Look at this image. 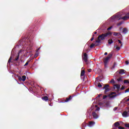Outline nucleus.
<instances>
[{
  "mask_svg": "<svg viewBox=\"0 0 129 129\" xmlns=\"http://www.w3.org/2000/svg\"><path fill=\"white\" fill-rule=\"evenodd\" d=\"M110 35H111V32H107L105 34H102L101 35H99L97 40H96V43H100V40L102 41L104 40L105 38L107 37V36H109Z\"/></svg>",
  "mask_w": 129,
  "mask_h": 129,
  "instance_id": "f257e3e1",
  "label": "nucleus"
},
{
  "mask_svg": "<svg viewBox=\"0 0 129 129\" xmlns=\"http://www.w3.org/2000/svg\"><path fill=\"white\" fill-rule=\"evenodd\" d=\"M111 57H112V53H109L107 57L103 58V61L104 62L105 66H106V65H107V63H108V61L109 59L111 58Z\"/></svg>",
  "mask_w": 129,
  "mask_h": 129,
  "instance_id": "f03ea898",
  "label": "nucleus"
},
{
  "mask_svg": "<svg viewBox=\"0 0 129 129\" xmlns=\"http://www.w3.org/2000/svg\"><path fill=\"white\" fill-rule=\"evenodd\" d=\"M115 93H116L114 92H111L110 94H109V97H110V98H113L119 95V94H115Z\"/></svg>",
  "mask_w": 129,
  "mask_h": 129,
  "instance_id": "7ed1b4c3",
  "label": "nucleus"
},
{
  "mask_svg": "<svg viewBox=\"0 0 129 129\" xmlns=\"http://www.w3.org/2000/svg\"><path fill=\"white\" fill-rule=\"evenodd\" d=\"M120 19L121 20H123V21H126L127 20H128L129 19V13H127L125 14V16L121 17L120 19H119V20H120Z\"/></svg>",
  "mask_w": 129,
  "mask_h": 129,
  "instance_id": "20e7f679",
  "label": "nucleus"
},
{
  "mask_svg": "<svg viewBox=\"0 0 129 129\" xmlns=\"http://www.w3.org/2000/svg\"><path fill=\"white\" fill-rule=\"evenodd\" d=\"M108 87H109V85H105L104 87L103 88V89H105V93L109 92L110 89L108 88Z\"/></svg>",
  "mask_w": 129,
  "mask_h": 129,
  "instance_id": "39448f33",
  "label": "nucleus"
},
{
  "mask_svg": "<svg viewBox=\"0 0 129 129\" xmlns=\"http://www.w3.org/2000/svg\"><path fill=\"white\" fill-rule=\"evenodd\" d=\"M83 60H84V61L86 62V63H87V62L88 61V55H87V53H84V57H83Z\"/></svg>",
  "mask_w": 129,
  "mask_h": 129,
  "instance_id": "423d86ee",
  "label": "nucleus"
},
{
  "mask_svg": "<svg viewBox=\"0 0 129 129\" xmlns=\"http://www.w3.org/2000/svg\"><path fill=\"white\" fill-rule=\"evenodd\" d=\"M26 76H22V77H18V79L19 80V81H23L24 82V81H26Z\"/></svg>",
  "mask_w": 129,
  "mask_h": 129,
  "instance_id": "0eeeda50",
  "label": "nucleus"
},
{
  "mask_svg": "<svg viewBox=\"0 0 129 129\" xmlns=\"http://www.w3.org/2000/svg\"><path fill=\"white\" fill-rule=\"evenodd\" d=\"M92 115L93 118H95V119H96V118H98V114H97L96 111L93 112L92 113Z\"/></svg>",
  "mask_w": 129,
  "mask_h": 129,
  "instance_id": "6e6552de",
  "label": "nucleus"
},
{
  "mask_svg": "<svg viewBox=\"0 0 129 129\" xmlns=\"http://www.w3.org/2000/svg\"><path fill=\"white\" fill-rule=\"evenodd\" d=\"M23 50H21L19 51L18 55L16 56V58L13 59L14 61H18L19 60V58H20V53L22 52Z\"/></svg>",
  "mask_w": 129,
  "mask_h": 129,
  "instance_id": "1a4fd4ad",
  "label": "nucleus"
},
{
  "mask_svg": "<svg viewBox=\"0 0 129 129\" xmlns=\"http://www.w3.org/2000/svg\"><path fill=\"white\" fill-rule=\"evenodd\" d=\"M72 98L73 97L72 96H69V98H66V100L64 101V102H68L69 101H70V100H71Z\"/></svg>",
  "mask_w": 129,
  "mask_h": 129,
  "instance_id": "9d476101",
  "label": "nucleus"
},
{
  "mask_svg": "<svg viewBox=\"0 0 129 129\" xmlns=\"http://www.w3.org/2000/svg\"><path fill=\"white\" fill-rule=\"evenodd\" d=\"M128 113L127 111H124L122 113L123 116H124L125 117H127L128 116Z\"/></svg>",
  "mask_w": 129,
  "mask_h": 129,
  "instance_id": "9b49d317",
  "label": "nucleus"
},
{
  "mask_svg": "<svg viewBox=\"0 0 129 129\" xmlns=\"http://www.w3.org/2000/svg\"><path fill=\"white\" fill-rule=\"evenodd\" d=\"M42 100H44V101H47L48 100H49V98H48V97L45 96L42 97Z\"/></svg>",
  "mask_w": 129,
  "mask_h": 129,
  "instance_id": "f8f14e48",
  "label": "nucleus"
},
{
  "mask_svg": "<svg viewBox=\"0 0 129 129\" xmlns=\"http://www.w3.org/2000/svg\"><path fill=\"white\" fill-rule=\"evenodd\" d=\"M124 71H125L123 69L119 70V74H124L125 73V72H124Z\"/></svg>",
  "mask_w": 129,
  "mask_h": 129,
  "instance_id": "ddd939ff",
  "label": "nucleus"
},
{
  "mask_svg": "<svg viewBox=\"0 0 129 129\" xmlns=\"http://www.w3.org/2000/svg\"><path fill=\"white\" fill-rule=\"evenodd\" d=\"M114 125L116 127H117V126H119V125H120V124L119 123V122L117 121L114 123Z\"/></svg>",
  "mask_w": 129,
  "mask_h": 129,
  "instance_id": "4468645a",
  "label": "nucleus"
},
{
  "mask_svg": "<svg viewBox=\"0 0 129 129\" xmlns=\"http://www.w3.org/2000/svg\"><path fill=\"white\" fill-rule=\"evenodd\" d=\"M127 33V29L126 28H124L122 30V33L123 34H126Z\"/></svg>",
  "mask_w": 129,
  "mask_h": 129,
  "instance_id": "2eb2a0df",
  "label": "nucleus"
},
{
  "mask_svg": "<svg viewBox=\"0 0 129 129\" xmlns=\"http://www.w3.org/2000/svg\"><path fill=\"white\" fill-rule=\"evenodd\" d=\"M115 87L117 89V90H119L120 89V85L118 84L114 85Z\"/></svg>",
  "mask_w": 129,
  "mask_h": 129,
  "instance_id": "dca6fc26",
  "label": "nucleus"
},
{
  "mask_svg": "<svg viewBox=\"0 0 129 129\" xmlns=\"http://www.w3.org/2000/svg\"><path fill=\"white\" fill-rule=\"evenodd\" d=\"M85 75V71L82 70L81 73V77H82V76H84Z\"/></svg>",
  "mask_w": 129,
  "mask_h": 129,
  "instance_id": "f3484780",
  "label": "nucleus"
},
{
  "mask_svg": "<svg viewBox=\"0 0 129 129\" xmlns=\"http://www.w3.org/2000/svg\"><path fill=\"white\" fill-rule=\"evenodd\" d=\"M108 43L109 44H112L113 43V41L112 40V39H109L108 40Z\"/></svg>",
  "mask_w": 129,
  "mask_h": 129,
  "instance_id": "a211bd4d",
  "label": "nucleus"
},
{
  "mask_svg": "<svg viewBox=\"0 0 129 129\" xmlns=\"http://www.w3.org/2000/svg\"><path fill=\"white\" fill-rule=\"evenodd\" d=\"M12 59H13V57L12 56H10L8 62V64H10L11 63V62H12Z\"/></svg>",
  "mask_w": 129,
  "mask_h": 129,
  "instance_id": "6ab92c4d",
  "label": "nucleus"
},
{
  "mask_svg": "<svg viewBox=\"0 0 129 129\" xmlns=\"http://www.w3.org/2000/svg\"><path fill=\"white\" fill-rule=\"evenodd\" d=\"M94 46H95V44L94 43H92L90 45V48H91V49H92V48H93L94 47Z\"/></svg>",
  "mask_w": 129,
  "mask_h": 129,
  "instance_id": "aec40b11",
  "label": "nucleus"
},
{
  "mask_svg": "<svg viewBox=\"0 0 129 129\" xmlns=\"http://www.w3.org/2000/svg\"><path fill=\"white\" fill-rule=\"evenodd\" d=\"M94 123H95L94 122L91 121V122H89V125H93V124H94Z\"/></svg>",
  "mask_w": 129,
  "mask_h": 129,
  "instance_id": "412c9836",
  "label": "nucleus"
},
{
  "mask_svg": "<svg viewBox=\"0 0 129 129\" xmlns=\"http://www.w3.org/2000/svg\"><path fill=\"white\" fill-rule=\"evenodd\" d=\"M116 49L118 51H119V50H120V47L119 46H117L116 47Z\"/></svg>",
  "mask_w": 129,
  "mask_h": 129,
  "instance_id": "4be33fe9",
  "label": "nucleus"
},
{
  "mask_svg": "<svg viewBox=\"0 0 129 129\" xmlns=\"http://www.w3.org/2000/svg\"><path fill=\"white\" fill-rule=\"evenodd\" d=\"M122 79L121 78H119L117 79V80L118 82H119L121 81Z\"/></svg>",
  "mask_w": 129,
  "mask_h": 129,
  "instance_id": "5701e85b",
  "label": "nucleus"
},
{
  "mask_svg": "<svg viewBox=\"0 0 129 129\" xmlns=\"http://www.w3.org/2000/svg\"><path fill=\"white\" fill-rule=\"evenodd\" d=\"M100 109V107H98L95 110V112H96V111H99V110Z\"/></svg>",
  "mask_w": 129,
  "mask_h": 129,
  "instance_id": "b1692460",
  "label": "nucleus"
},
{
  "mask_svg": "<svg viewBox=\"0 0 129 129\" xmlns=\"http://www.w3.org/2000/svg\"><path fill=\"white\" fill-rule=\"evenodd\" d=\"M125 127H127L128 128H129V124L128 123L125 124Z\"/></svg>",
  "mask_w": 129,
  "mask_h": 129,
  "instance_id": "393cba45",
  "label": "nucleus"
},
{
  "mask_svg": "<svg viewBox=\"0 0 129 129\" xmlns=\"http://www.w3.org/2000/svg\"><path fill=\"white\" fill-rule=\"evenodd\" d=\"M118 42H119V44H120L121 46H122V42L120 40H118Z\"/></svg>",
  "mask_w": 129,
  "mask_h": 129,
  "instance_id": "a878e982",
  "label": "nucleus"
},
{
  "mask_svg": "<svg viewBox=\"0 0 129 129\" xmlns=\"http://www.w3.org/2000/svg\"><path fill=\"white\" fill-rule=\"evenodd\" d=\"M110 83H115L114 80L112 79V80L110 81Z\"/></svg>",
  "mask_w": 129,
  "mask_h": 129,
  "instance_id": "bb28decb",
  "label": "nucleus"
},
{
  "mask_svg": "<svg viewBox=\"0 0 129 129\" xmlns=\"http://www.w3.org/2000/svg\"><path fill=\"white\" fill-rule=\"evenodd\" d=\"M98 87H102V85L101 84H100V83H99L98 84Z\"/></svg>",
  "mask_w": 129,
  "mask_h": 129,
  "instance_id": "cd10ccee",
  "label": "nucleus"
},
{
  "mask_svg": "<svg viewBox=\"0 0 129 129\" xmlns=\"http://www.w3.org/2000/svg\"><path fill=\"white\" fill-rule=\"evenodd\" d=\"M113 35H114V36H117V35H118V33H117V32H114Z\"/></svg>",
  "mask_w": 129,
  "mask_h": 129,
  "instance_id": "c85d7f7f",
  "label": "nucleus"
},
{
  "mask_svg": "<svg viewBox=\"0 0 129 129\" xmlns=\"http://www.w3.org/2000/svg\"><path fill=\"white\" fill-rule=\"evenodd\" d=\"M115 65H116L115 62H114L113 66L112 67V69H113L115 68Z\"/></svg>",
  "mask_w": 129,
  "mask_h": 129,
  "instance_id": "c756f323",
  "label": "nucleus"
},
{
  "mask_svg": "<svg viewBox=\"0 0 129 129\" xmlns=\"http://www.w3.org/2000/svg\"><path fill=\"white\" fill-rule=\"evenodd\" d=\"M118 128L119 129H125L124 127L122 126H118Z\"/></svg>",
  "mask_w": 129,
  "mask_h": 129,
  "instance_id": "7c9ffc66",
  "label": "nucleus"
},
{
  "mask_svg": "<svg viewBox=\"0 0 129 129\" xmlns=\"http://www.w3.org/2000/svg\"><path fill=\"white\" fill-rule=\"evenodd\" d=\"M125 63L126 65H128V64H129L128 60L125 61Z\"/></svg>",
  "mask_w": 129,
  "mask_h": 129,
  "instance_id": "2f4dec72",
  "label": "nucleus"
},
{
  "mask_svg": "<svg viewBox=\"0 0 129 129\" xmlns=\"http://www.w3.org/2000/svg\"><path fill=\"white\" fill-rule=\"evenodd\" d=\"M124 83H129L128 81L126 80H124Z\"/></svg>",
  "mask_w": 129,
  "mask_h": 129,
  "instance_id": "473e14b6",
  "label": "nucleus"
},
{
  "mask_svg": "<svg viewBox=\"0 0 129 129\" xmlns=\"http://www.w3.org/2000/svg\"><path fill=\"white\" fill-rule=\"evenodd\" d=\"M107 97V96L104 95V96H103V99H105V98H106Z\"/></svg>",
  "mask_w": 129,
  "mask_h": 129,
  "instance_id": "72a5a7b5",
  "label": "nucleus"
},
{
  "mask_svg": "<svg viewBox=\"0 0 129 129\" xmlns=\"http://www.w3.org/2000/svg\"><path fill=\"white\" fill-rule=\"evenodd\" d=\"M28 64H29V61H27L26 63L24 64V66H27V65H28Z\"/></svg>",
  "mask_w": 129,
  "mask_h": 129,
  "instance_id": "f704fd0d",
  "label": "nucleus"
},
{
  "mask_svg": "<svg viewBox=\"0 0 129 129\" xmlns=\"http://www.w3.org/2000/svg\"><path fill=\"white\" fill-rule=\"evenodd\" d=\"M112 28V27H110L109 28H107V30L109 31L110 30H111V28Z\"/></svg>",
  "mask_w": 129,
  "mask_h": 129,
  "instance_id": "c9c22d12",
  "label": "nucleus"
},
{
  "mask_svg": "<svg viewBox=\"0 0 129 129\" xmlns=\"http://www.w3.org/2000/svg\"><path fill=\"white\" fill-rule=\"evenodd\" d=\"M122 24V22H120L117 24V26H120Z\"/></svg>",
  "mask_w": 129,
  "mask_h": 129,
  "instance_id": "e433bc0d",
  "label": "nucleus"
},
{
  "mask_svg": "<svg viewBox=\"0 0 129 129\" xmlns=\"http://www.w3.org/2000/svg\"><path fill=\"white\" fill-rule=\"evenodd\" d=\"M92 70H91V69H89L88 70V72L90 73V72H91Z\"/></svg>",
  "mask_w": 129,
  "mask_h": 129,
  "instance_id": "4c0bfd02",
  "label": "nucleus"
},
{
  "mask_svg": "<svg viewBox=\"0 0 129 129\" xmlns=\"http://www.w3.org/2000/svg\"><path fill=\"white\" fill-rule=\"evenodd\" d=\"M120 89L121 90H123V89H124V87H123V86H122Z\"/></svg>",
  "mask_w": 129,
  "mask_h": 129,
  "instance_id": "58836bf2",
  "label": "nucleus"
},
{
  "mask_svg": "<svg viewBox=\"0 0 129 129\" xmlns=\"http://www.w3.org/2000/svg\"><path fill=\"white\" fill-rule=\"evenodd\" d=\"M125 92H129V89H127L125 91Z\"/></svg>",
  "mask_w": 129,
  "mask_h": 129,
  "instance_id": "ea45409f",
  "label": "nucleus"
},
{
  "mask_svg": "<svg viewBox=\"0 0 129 129\" xmlns=\"http://www.w3.org/2000/svg\"><path fill=\"white\" fill-rule=\"evenodd\" d=\"M94 39V37H92V38L91 39V41H93Z\"/></svg>",
  "mask_w": 129,
  "mask_h": 129,
  "instance_id": "a19ab883",
  "label": "nucleus"
},
{
  "mask_svg": "<svg viewBox=\"0 0 129 129\" xmlns=\"http://www.w3.org/2000/svg\"><path fill=\"white\" fill-rule=\"evenodd\" d=\"M118 36H121V34L118 33Z\"/></svg>",
  "mask_w": 129,
  "mask_h": 129,
  "instance_id": "79ce46f5",
  "label": "nucleus"
},
{
  "mask_svg": "<svg viewBox=\"0 0 129 129\" xmlns=\"http://www.w3.org/2000/svg\"><path fill=\"white\" fill-rule=\"evenodd\" d=\"M114 109L115 110H116V109H117V107H115V108H114Z\"/></svg>",
  "mask_w": 129,
  "mask_h": 129,
  "instance_id": "37998d69",
  "label": "nucleus"
},
{
  "mask_svg": "<svg viewBox=\"0 0 129 129\" xmlns=\"http://www.w3.org/2000/svg\"><path fill=\"white\" fill-rule=\"evenodd\" d=\"M104 55H107V52H105Z\"/></svg>",
  "mask_w": 129,
  "mask_h": 129,
  "instance_id": "c03bdc74",
  "label": "nucleus"
},
{
  "mask_svg": "<svg viewBox=\"0 0 129 129\" xmlns=\"http://www.w3.org/2000/svg\"><path fill=\"white\" fill-rule=\"evenodd\" d=\"M94 34H95V35H96V34H97V32H94Z\"/></svg>",
  "mask_w": 129,
  "mask_h": 129,
  "instance_id": "a18cd8bd",
  "label": "nucleus"
},
{
  "mask_svg": "<svg viewBox=\"0 0 129 129\" xmlns=\"http://www.w3.org/2000/svg\"><path fill=\"white\" fill-rule=\"evenodd\" d=\"M126 101H129V98L126 100Z\"/></svg>",
  "mask_w": 129,
  "mask_h": 129,
  "instance_id": "49530a36",
  "label": "nucleus"
},
{
  "mask_svg": "<svg viewBox=\"0 0 129 129\" xmlns=\"http://www.w3.org/2000/svg\"><path fill=\"white\" fill-rule=\"evenodd\" d=\"M98 97H100V95H99Z\"/></svg>",
  "mask_w": 129,
  "mask_h": 129,
  "instance_id": "de8ad7c7",
  "label": "nucleus"
},
{
  "mask_svg": "<svg viewBox=\"0 0 129 129\" xmlns=\"http://www.w3.org/2000/svg\"><path fill=\"white\" fill-rule=\"evenodd\" d=\"M49 105H50V106H52V105H51V104H49Z\"/></svg>",
  "mask_w": 129,
  "mask_h": 129,
  "instance_id": "09e8293b",
  "label": "nucleus"
},
{
  "mask_svg": "<svg viewBox=\"0 0 129 129\" xmlns=\"http://www.w3.org/2000/svg\"><path fill=\"white\" fill-rule=\"evenodd\" d=\"M97 107V105H96V106H95V107Z\"/></svg>",
  "mask_w": 129,
  "mask_h": 129,
  "instance_id": "8fccbe9b",
  "label": "nucleus"
}]
</instances>
